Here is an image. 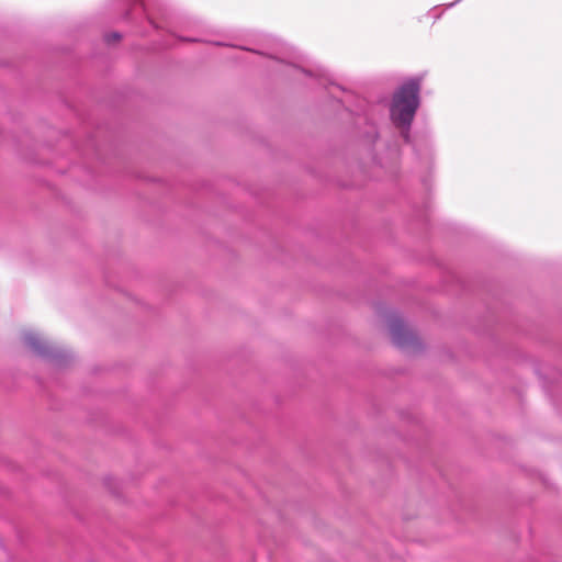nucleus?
Returning <instances> with one entry per match:
<instances>
[{"label":"nucleus","mask_w":562,"mask_h":562,"mask_svg":"<svg viewBox=\"0 0 562 562\" xmlns=\"http://www.w3.org/2000/svg\"><path fill=\"white\" fill-rule=\"evenodd\" d=\"M24 342L34 349L37 352H43L44 350V342L42 339L34 333H27L24 335Z\"/></svg>","instance_id":"nucleus-3"},{"label":"nucleus","mask_w":562,"mask_h":562,"mask_svg":"<svg viewBox=\"0 0 562 562\" xmlns=\"http://www.w3.org/2000/svg\"><path fill=\"white\" fill-rule=\"evenodd\" d=\"M121 40V35L119 33H112L106 36V41L110 42H119Z\"/></svg>","instance_id":"nucleus-4"},{"label":"nucleus","mask_w":562,"mask_h":562,"mask_svg":"<svg viewBox=\"0 0 562 562\" xmlns=\"http://www.w3.org/2000/svg\"><path fill=\"white\" fill-rule=\"evenodd\" d=\"M381 322L387 328L392 341L407 352H414L422 347L416 334L409 329L394 313L382 316Z\"/></svg>","instance_id":"nucleus-2"},{"label":"nucleus","mask_w":562,"mask_h":562,"mask_svg":"<svg viewBox=\"0 0 562 562\" xmlns=\"http://www.w3.org/2000/svg\"><path fill=\"white\" fill-rule=\"evenodd\" d=\"M420 83L409 79L394 93L391 104V119L398 127H408L419 105Z\"/></svg>","instance_id":"nucleus-1"}]
</instances>
